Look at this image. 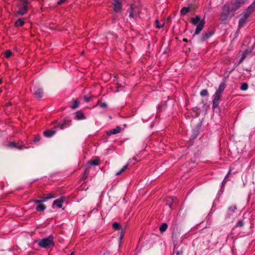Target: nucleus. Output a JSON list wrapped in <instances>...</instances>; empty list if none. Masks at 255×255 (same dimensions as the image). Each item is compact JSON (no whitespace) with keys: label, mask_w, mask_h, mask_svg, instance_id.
Segmentation results:
<instances>
[{"label":"nucleus","mask_w":255,"mask_h":255,"mask_svg":"<svg viewBox=\"0 0 255 255\" xmlns=\"http://www.w3.org/2000/svg\"><path fill=\"white\" fill-rule=\"evenodd\" d=\"M255 8V1L252 3L241 14V18L239 21V28L243 27L248 22V18L251 13L254 11Z\"/></svg>","instance_id":"nucleus-1"},{"label":"nucleus","mask_w":255,"mask_h":255,"mask_svg":"<svg viewBox=\"0 0 255 255\" xmlns=\"http://www.w3.org/2000/svg\"><path fill=\"white\" fill-rule=\"evenodd\" d=\"M226 84L224 83H222L218 90L216 91L214 95V99L213 100V108L214 109L217 107L219 104L220 101H221V96L226 88Z\"/></svg>","instance_id":"nucleus-2"},{"label":"nucleus","mask_w":255,"mask_h":255,"mask_svg":"<svg viewBox=\"0 0 255 255\" xmlns=\"http://www.w3.org/2000/svg\"><path fill=\"white\" fill-rule=\"evenodd\" d=\"M190 21L194 25L197 24L194 34L197 35L199 34L205 25V19H201L199 15H196L195 17L191 18Z\"/></svg>","instance_id":"nucleus-3"},{"label":"nucleus","mask_w":255,"mask_h":255,"mask_svg":"<svg viewBox=\"0 0 255 255\" xmlns=\"http://www.w3.org/2000/svg\"><path fill=\"white\" fill-rule=\"evenodd\" d=\"M38 245L39 247L44 249H49L53 247L54 245L53 236H50L48 238L41 239L38 242Z\"/></svg>","instance_id":"nucleus-4"},{"label":"nucleus","mask_w":255,"mask_h":255,"mask_svg":"<svg viewBox=\"0 0 255 255\" xmlns=\"http://www.w3.org/2000/svg\"><path fill=\"white\" fill-rule=\"evenodd\" d=\"M231 6L230 3H226L222 8V12L220 15V19L221 21H225L227 19L230 13H232L231 11Z\"/></svg>","instance_id":"nucleus-5"},{"label":"nucleus","mask_w":255,"mask_h":255,"mask_svg":"<svg viewBox=\"0 0 255 255\" xmlns=\"http://www.w3.org/2000/svg\"><path fill=\"white\" fill-rule=\"evenodd\" d=\"M244 3V0H231L230 4L231 6V11L232 14L234 15L235 12Z\"/></svg>","instance_id":"nucleus-6"},{"label":"nucleus","mask_w":255,"mask_h":255,"mask_svg":"<svg viewBox=\"0 0 255 255\" xmlns=\"http://www.w3.org/2000/svg\"><path fill=\"white\" fill-rule=\"evenodd\" d=\"M28 4L29 2L27 0H22V4L17 11V14L23 15L27 13Z\"/></svg>","instance_id":"nucleus-7"},{"label":"nucleus","mask_w":255,"mask_h":255,"mask_svg":"<svg viewBox=\"0 0 255 255\" xmlns=\"http://www.w3.org/2000/svg\"><path fill=\"white\" fill-rule=\"evenodd\" d=\"M129 17L131 18L135 17L139 12V9L134 5H131L129 10Z\"/></svg>","instance_id":"nucleus-8"},{"label":"nucleus","mask_w":255,"mask_h":255,"mask_svg":"<svg viewBox=\"0 0 255 255\" xmlns=\"http://www.w3.org/2000/svg\"><path fill=\"white\" fill-rule=\"evenodd\" d=\"M237 209L236 206H232L228 208V213L226 216V218H231L234 219L236 217L235 214V211Z\"/></svg>","instance_id":"nucleus-9"},{"label":"nucleus","mask_w":255,"mask_h":255,"mask_svg":"<svg viewBox=\"0 0 255 255\" xmlns=\"http://www.w3.org/2000/svg\"><path fill=\"white\" fill-rule=\"evenodd\" d=\"M122 0H114V10L115 12H121L122 11Z\"/></svg>","instance_id":"nucleus-10"},{"label":"nucleus","mask_w":255,"mask_h":255,"mask_svg":"<svg viewBox=\"0 0 255 255\" xmlns=\"http://www.w3.org/2000/svg\"><path fill=\"white\" fill-rule=\"evenodd\" d=\"M33 94L37 99H40L42 97L43 95V92L42 89L39 88H34L33 89Z\"/></svg>","instance_id":"nucleus-11"},{"label":"nucleus","mask_w":255,"mask_h":255,"mask_svg":"<svg viewBox=\"0 0 255 255\" xmlns=\"http://www.w3.org/2000/svg\"><path fill=\"white\" fill-rule=\"evenodd\" d=\"M70 126V122L67 120H65L64 121L60 122L57 125V127L59 128L60 129H63L64 128H67Z\"/></svg>","instance_id":"nucleus-12"},{"label":"nucleus","mask_w":255,"mask_h":255,"mask_svg":"<svg viewBox=\"0 0 255 255\" xmlns=\"http://www.w3.org/2000/svg\"><path fill=\"white\" fill-rule=\"evenodd\" d=\"M64 199L63 197L57 199L53 202V205L57 206L58 208H61L62 204L64 202Z\"/></svg>","instance_id":"nucleus-13"},{"label":"nucleus","mask_w":255,"mask_h":255,"mask_svg":"<svg viewBox=\"0 0 255 255\" xmlns=\"http://www.w3.org/2000/svg\"><path fill=\"white\" fill-rule=\"evenodd\" d=\"M75 119L77 120H82L86 119V116L83 112L79 111L75 113Z\"/></svg>","instance_id":"nucleus-14"},{"label":"nucleus","mask_w":255,"mask_h":255,"mask_svg":"<svg viewBox=\"0 0 255 255\" xmlns=\"http://www.w3.org/2000/svg\"><path fill=\"white\" fill-rule=\"evenodd\" d=\"M121 131V128L120 127H117L115 128H113L111 130L108 131L107 132V134L108 136L111 135L112 134H115L120 132Z\"/></svg>","instance_id":"nucleus-15"},{"label":"nucleus","mask_w":255,"mask_h":255,"mask_svg":"<svg viewBox=\"0 0 255 255\" xmlns=\"http://www.w3.org/2000/svg\"><path fill=\"white\" fill-rule=\"evenodd\" d=\"M56 131L54 130H48L45 131L43 133L46 137H51L55 133Z\"/></svg>","instance_id":"nucleus-16"},{"label":"nucleus","mask_w":255,"mask_h":255,"mask_svg":"<svg viewBox=\"0 0 255 255\" xmlns=\"http://www.w3.org/2000/svg\"><path fill=\"white\" fill-rule=\"evenodd\" d=\"M129 165V162H128V163H127L126 164V165L122 167V168L119 171L117 172L116 173V175H119L121 173H122V172H124L128 168V167Z\"/></svg>","instance_id":"nucleus-17"},{"label":"nucleus","mask_w":255,"mask_h":255,"mask_svg":"<svg viewBox=\"0 0 255 255\" xmlns=\"http://www.w3.org/2000/svg\"><path fill=\"white\" fill-rule=\"evenodd\" d=\"M24 24V19L21 18L18 19L15 22V25L16 26H22Z\"/></svg>","instance_id":"nucleus-18"},{"label":"nucleus","mask_w":255,"mask_h":255,"mask_svg":"<svg viewBox=\"0 0 255 255\" xmlns=\"http://www.w3.org/2000/svg\"><path fill=\"white\" fill-rule=\"evenodd\" d=\"M10 146L12 147H15L19 149H21L22 148L25 147L24 144H21L19 145H17L15 142H12L9 143Z\"/></svg>","instance_id":"nucleus-19"},{"label":"nucleus","mask_w":255,"mask_h":255,"mask_svg":"<svg viewBox=\"0 0 255 255\" xmlns=\"http://www.w3.org/2000/svg\"><path fill=\"white\" fill-rule=\"evenodd\" d=\"M45 209H46L45 206L43 204H38L36 208V210L39 212L43 211Z\"/></svg>","instance_id":"nucleus-20"},{"label":"nucleus","mask_w":255,"mask_h":255,"mask_svg":"<svg viewBox=\"0 0 255 255\" xmlns=\"http://www.w3.org/2000/svg\"><path fill=\"white\" fill-rule=\"evenodd\" d=\"M167 227H168V226H167V224L163 223L160 226V228H159V230H160V232L162 233V232H165L167 230Z\"/></svg>","instance_id":"nucleus-21"},{"label":"nucleus","mask_w":255,"mask_h":255,"mask_svg":"<svg viewBox=\"0 0 255 255\" xmlns=\"http://www.w3.org/2000/svg\"><path fill=\"white\" fill-rule=\"evenodd\" d=\"M125 233V229H122L121 230V231H120V237H119V239H120V244L122 243V240H123V239L124 238V237Z\"/></svg>","instance_id":"nucleus-22"},{"label":"nucleus","mask_w":255,"mask_h":255,"mask_svg":"<svg viewBox=\"0 0 255 255\" xmlns=\"http://www.w3.org/2000/svg\"><path fill=\"white\" fill-rule=\"evenodd\" d=\"M189 11V8H187V7H183L181 10H180V13L182 15H186L188 12Z\"/></svg>","instance_id":"nucleus-23"},{"label":"nucleus","mask_w":255,"mask_h":255,"mask_svg":"<svg viewBox=\"0 0 255 255\" xmlns=\"http://www.w3.org/2000/svg\"><path fill=\"white\" fill-rule=\"evenodd\" d=\"M89 163L92 165H98L100 163L99 159L92 160L89 161Z\"/></svg>","instance_id":"nucleus-24"},{"label":"nucleus","mask_w":255,"mask_h":255,"mask_svg":"<svg viewBox=\"0 0 255 255\" xmlns=\"http://www.w3.org/2000/svg\"><path fill=\"white\" fill-rule=\"evenodd\" d=\"M211 35V33H205L201 38V40L202 41H204L206 40L208 38H209Z\"/></svg>","instance_id":"nucleus-25"},{"label":"nucleus","mask_w":255,"mask_h":255,"mask_svg":"<svg viewBox=\"0 0 255 255\" xmlns=\"http://www.w3.org/2000/svg\"><path fill=\"white\" fill-rule=\"evenodd\" d=\"M113 228L116 230H121L122 229L120 224L117 222H115L113 224Z\"/></svg>","instance_id":"nucleus-26"},{"label":"nucleus","mask_w":255,"mask_h":255,"mask_svg":"<svg viewBox=\"0 0 255 255\" xmlns=\"http://www.w3.org/2000/svg\"><path fill=\"white\" fill-rule=\"evenodd\" d=\"M247 54V51H245L243 52L242 57L241 58V59H240V60L239 61V64H241V63H242L243 62V61L246 57Z\"/></svg>","instance_id":"nucleus-27"},{"label":"nucleus","mask_w":255,"mask_h":255,"mask_svg":"<svg viewBox=\"0 0 255 255\" xmlns=\"http://www.w3.org/2000/svg\"><path fill=\"white\" fill-rule=\"evenodd\" d=\"M241 90L242 91H246L248 89V85L246 83H244L242 84L241 88Z\"/></svg>","instance_id":"nucleus-28"},{"label":"nucleus","mask_w":255,"mask_h":255,"mask_svg":"<svg viewBox=\"0 0 255 255\" xmlns=\"http://www.w3.org/2000/svg\"><path fill=\"white\" fill-rule=\"evenodd\" d=\"M11 55H12V52L9 50H6L4 53L5 57L6 58L10 57Z\"/></svg>","instance_id":"nucleus-29"},{"label":"nucleus","mask_w":255,"mask_h":255,"mask_svg":"<svg viewBox=\"0 0 255 255\" xmlns=\"http://www.w3.org/2000/svg\"><path fill=\"white\" fill-rule=\"evenodd\" d=\"M201 96L204 97L208 95V91L206 89H203L200 92Z\"/></svg>","instance_id":"nucleus-30"},{"label":"nucleus","mask_w":255,"mask_h":255,"mask_svg":"<svg viewBox=\"0 0 255 255\" xmlns=\"http://www.w3.org/2000/svg\"><path fill=\"white\" fill-rule=\"evenodd\" d=\"M54 197H55L54 196H52L51 194H49L46 197L43 198V201H46L48 200L53 198Z\"/></svg>","instance_id":"nucleus-31"},{"label":"nucleus","mask_w":255,"mask_h":255,"mask_svg":"<svg viewBox=\"0 0 255 255\" xmlns=\"http://www.w3.org/2000/svg\"><path fill=\"white\" fill-rule=\"evenodd\" d=\"M155 25H156V28H160L163 26L164 24L163 23L162 24H159V22L158 20L156 19L155 20Z\"/></svg>","instance_id":"nucleus-32"},{"label":"nucleus","mask_w":255,"mask_h":255,"mask_svg":"<svg viewBox=\"0 0 255 255\" xmlns=\"http://www.w3.org/2000/svg\"><path fill=\"white\" fill-rule=\"evenodd\" d=\"M79 104V102L78 100H75L74 101L73 105L72 106V109H75L78 107Z\"/></svg>","instance_id":"nucleus-33"},{"label":"nucleus","mask_w":255,"mask_h":255,"mask_svg":"<svg viewBox=\"0 0 255 255\" xmlns=\"http://www.w3.org/2000/svg\"><path fill=\"white\" fill-rule=\"evenodd\" d=\"M237 226L238 227H242L244 225V222L242 220H240L238 222L237 224Z\"/></svg>","instance_id":"nucleus-34"},{"label":"nucleus","mask_w":255,"mask_h":255,"mask_svg":"<svg viewBox=\"0 0 255 255\" xmlns=\"http://www.w3.org/2000/svg\"><path fill=\"white\" fill-rule=\"evenodd\" d=\"M45 202V201H43V199L41 200H35L34 203L35 204H41L42 202Z\"/></svg>","instance_id":"nucleus-35"},{"label":"nucleus","mask_w":255,"mask_h":255,"mask_svg":"<svg viewBox=\"0 0 255 255\" xmlns=\"http://www.w3.org/2000/svg\"><path fill=\"white\" fill-rule=\"evenodd\" d=\"M100 107L102 108H107V105L106 103H101L100 105Z\"/></svg>","instance_id":"nucleus-36"},{"label":"nucleus","mask_w":255,"mask_h":255,"mask_svg":"<svg viewBox=\"0 0 255 255\" xmlns=\"http://www.w3.org/2000/svg\"><path fill=\"white\" fill-rule=\"evenodd\" d=\"M231 170H229V172L228 173V174L226 175L225 179H224L222 183L223 184H225L226 183V179L227 178V177L228 176V175L230 174V172H231Z\"/></svg>","instance_id":"nucleus-37"},{"label":"nucleus","mask_w":255,"mask_h":255,"mask_svg":"<svg viewBox=\"0 0 255 255\" xmlns=\"http://www.w3.org/2000/svg\"><path fill=\"white\" fill-rule=\"evenodd\" d=\"M66 0H59L58 1H57V4L58 5H60V4H62V3H63Z\"/></svg>","instance_id":"nucleus-38"},{"label":"nucleus","mask_w":255,"mask_h":255,"mask_svg":"<svg viewBox=\"0 0 255 255\" xmlns=\"http://www.w3.org/2000/svg\"><path fill=\"white\" fill-rule=\"evenodd\" d=\"M90 99V97H88L87 96H85L84 97V100L86 102H88Z\"/></svg>","instance_id":"nucleus-39"},{"label":"nucleus","mask_w":255,"mask_h":255,"mask_svg":"<svg viewBox=\"0 0 255 255\" xmlns=\"http://www.w3.org/2000/svg\"><path fill=\"white\" fill-rule=\"evenodd\" d=\"M85 174H86L87 175L89 174V171L87 170V169H85Z\"/></svg>","instance_id":"nucleus-40"},{"label":"nucleus","mask_w":255,"mask_h":255,"mask_svg":"<svg viewBox=\"0 0 255 255\" xmlns=\"http://www.w3.org/2000/svg\"><path fill=\"white\" fill-rule=\"evenodd\" d=\"M39 140V137H36L35 139V141H38Z\"/></svg>","instance_id":"nucleus-41"},{"label":"nucleus","mask_w":255,"mask_h":255,"mask_svg":"<svg viewBox=\"0 0 255 255\" xmlns=\"http://www.w3.org/2000/svg\"><path fill=\"white\" fill-rule=\"evenodd\" d=\"M70 255H74V252H72Z\"/></svg>","instance_id":"nucleus-42"},{"label":"nucleus","mask_w":255,"mask_h":255,"mask_svg":"<svg viewBox=\"0 0 255 255\" xmlns=\"http://www.w3.org/2000/svg\"><path fill=\"white\" fill-rule=\"evenodd\" d=\"M167 205H168L170 208L171 207V205H170L168 204Z\"/></svg>","instance_id":"nucleus-43"},{"label":"nucleus","mask_w":255,"mask_h":255,"mask_svg":"<svg viewBox=\"0 0 255 255\" xmlns=\"http://www.w3.org/2000/svg\"><path fill=\"white\" fill-rule=\"evenodd\" d=\"M184 41H186L187 40L186 39H184Z\"/></svg>","instance_id":"nucleus-44"},{"label":"nucleus","mask_w":255,"mask_h":255,"mask_svg":"<svg viewBox=\"0 0 255 255\" xmlns=\"http://www.w3.org/2000/svg\"><path fill=\"white\" fill-rule=\"evenodd\" d=\"M1 83V80L0 79V84Z\"/></svg>","instance_id":"nucleus-45"},{"label":"nucleus","mask_w":255,"mask_h":255,"mask_svg":"<svg viewBox=\"0 0 255 255\" xmlns=\"http://www.w3.org/2000/svg\"><path fill=\"white\" fill-rule=\"evenodd\" d=\"M174 198L176 199V198H174V197H173V198H172V200H173V199H174Z\"/></svg>","instance_id":"nucleus-46"},{"label":"nucleus","mask_w":255,"mask_h":255,"mask_svg":"<svg viewBox=\"0 0 255 255\" xmlns=\"http://www.w3.org/2000/svg\"><path fill=\"white\" fill-rule=\"evenodd\" d=\"M179 254V253L177 252V255H178Z\"/></svg>","instance_id":"nucleus-47"}]
</instances>
